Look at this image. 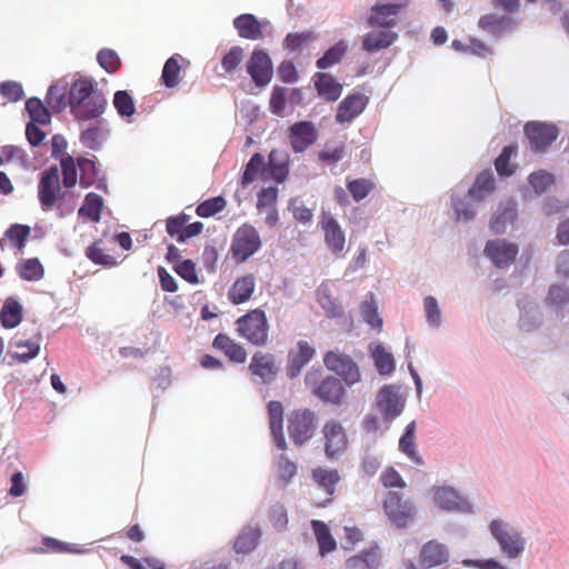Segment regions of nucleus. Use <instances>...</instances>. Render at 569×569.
<instances>
[{
    "label": "nucleus",
    "instance_id": "4be33fe9",
    "mask_svg": "<svg viewBox=\"0 0 569 569\" xmlns=\"http://www.w3.org/2000/svg\"><path fill=\"white\" fill-rule=\"evenodd\" d=\"M322 229L325 231V241L333 253L341 252L345 248V233L338 221L329 213L322 214Z\"/></svg>",
    "mask_w": 569,
    "mask_h": 569
},
{
    "label": "nucleus",
    "instance_id": "f704fd0d",
    "mask_svg": "<svg viewBox=\"0 0 569 569\" xmlns=\"http://www.w3.org/2000/svg\"><path fill=\"white\" fill-rule=\"evenodd\" d=\"M254 277L252 274L238 279L229 291V299L234 305L246 302L254 290Z\"/></svg>",
    "mask_w": 569,
    "mask_h": 569
},
{
    "label": "nucleus",
    "instance_id": "69168bd1",
    "mask_svg": "<svg viewBox=\"0 0 569 569\" xmlns=\"http://www.w3.org/2000/svg\"><path fill=\"white\" fill-rule=\"evenodd\" d=\"M347 188L356 201L365 199L372 189V183L367 179H356L348 182Z\"/></svg>",
    "mask_w": 569,
    "mask_h": 569
},
{
    "label": "nucleus",
    "instance_id": "0e129e2a",
    "mask_svg": "<svg viewBox=\"0 0 569 569\" xmlns=\"http://www.w3.org/2000/svg\"><path fill=\"white\" fill-rule=\"evenodd\" d=\"M289 210L292 212L296 220L306 224L311 222L313 213L311 209L307 208L302 200L293 198L289 202Z\"/></svg>",
    "mask_w": 569,
    "mask_h": 569
},
{
    "label": "nucleus",
    "instance_id": "f03ea898",
    "mask_svg": "<svg viewBox=\"0 0 569 569\" xmlns=\"http://www.w3.org/2000/svg\"><path fill=\"white\" fill-rule=\"evenodd\" d=\"M489 531L505 557L508 559L521 557L526 548V539L518 528L505 520L495 519L489 523Z\"/></svg>",
    "mask_w": 569,
    "mask_h": 569
},
{
    "label": "nucleus",
    "instance_id": "49530a36",
    "mask_svg": "<svg viewBox=\"0 0 569 569\" xmlns=\"http://www.w3.org/2000/svg\"><path fill=\"white\" fill-rule=\"evenodd\" d=\"M360 312L365 322L373 329H381L382 319L378 313V306L375 301L373 295L370 293V299L365 300L360 306Z\"/></svg>",
    "mask_w": 569,
    "mask_h": 569
},
{
    "label": "nucleus",
    "instance_id": "a878e982",
    "mask_svg": "<svg viewBox=\"0 0 569 569\" xmlns=\"http://www.w3.org/2000/svg\"><path fill=\"white\" fill-rule=\"evenodd\" d=\"M270 431L279 449H286L287 443L282 431L283 408L279 401H270L268 405Z\"/></svg>",
    "mask_w": 569,
    "mask_h": 569
},
{
    "label": "nucleus",
    "instance_id": "a19ab883",
    "mask_svg": "<svg viewBox=\"0 0 569 569\" xmlns=\"http://www.w3.org/2000/svg\"><path fill=\"white\" fill-rule=\"evenodd\" d=\"M348 49V44L345 40L338 41L336 44L330 47L321 58H319L316 62L318 69L326 70L331 66L341 61L342 57L346 54Z\"/></svg>",
    "mask_w": 569,
    "mask_h": 569
},
{
    "label": "nucleus",
    "instance_id": "aec40b11",
    "mask_svg": "<svg viewBox=\"0 0 569 569\" xmlns=\"http://www.w3.org/2000/svg\"><path fill=\"white\" fill-rule=\"evenodd\" d=\"M449 560V549L446 545L430 540L426 542L420 551L421 565L426 568L441 566Z\"/></svg>",
    "mask_w": 569,
    "mask_h": 569
},
{
    "label": "nucleus",
    "instance_id": "72a5a7b5",
    "mask_svg": "<svg viewBox=\"0 0 569 569\" xmlns=\"http://www.w3.org/2000/svg\"><path fill=\"white\" fill-rule=\"evenodd\" d=\"M68 86V82L61 79L49 87L46 101L52 111L60 112L69 106L67 97Z\"/></svg>",
    "mask_w": 569,
    "mask_h": 569
},
{
    "label": "nucleus",
    "instance_id": "603ef678",
    "mask_svg": "<svg viewBox=\"0 0 569 569\" xmlns=\"http://www.w3.org/2000/svg\"><path fill=\"white\" fill-rule=\"evenodd\" d=\"M317 36L312 31L288 33L283 40V48L290 51H298L306 43L312 42Z\"/></svg>",
    "mask_w": 569,
    "mask_h": 569
},
{
    "label": "nucleus",
    "instance_id": "e433bc0d",
    "mask_svg": "<svg viewBox=\"0 0 569 569\" xmlns=\"http://www.w3.org/2000/svg\"><path fill=\"white\" fill-rule=\"evenodd\" d=\"M16 269L18 274L27 281H39L44 276V268L38 258L21 260Z\"/></svg>",
    "mask_w": 569,
    "mask_h": 569
},
{
    "label": "nucleus",
    "instance_id": "0eeeda50",
    "mask_svg": "<svg viewBox=\"0 0 569 569\" xmlns=\"http://www.w3.org/2000/svg\"><path fill=\"white\" fill-rule=\"evenodd\" d=\"M62 197L59 169L56 164H52L41 172L38 183V198L42 210H51Z\"/></svg>",
    "mask_w": 569,
    "mask_h": 569
},
{
    "label": "nucleus",
    "instance_id": "9b49d317",
    "mask_svg": "<svg viewBox=\"0 0 569 569\" xmlns=\"http://www.w3.org/2000/svg\"><path fill=\"white\" fill-rule=\"evenodd\" d=\"M519 252L516 243L508 242L506 239L489 240L485 247V254L499 269L510 267Z\"/></svg>",
    "mask_w": 569,
    "mask_h": 569
},
{
    "label": "nucleus",
    "instance_id": "2eb2a0df",
    "mask_svg": "<svg viewBox=\"0 0 569 569\" xmlns=\"http://www.w3.org/2000/svg\"><path fill=\"white\" fill-rule=\"evenodd\" d=\"M313 395L326 403L340 407L346 401L347 391L338 377L328 376L316 386Z\"/></svg>",
    "mask_w": 569,
    "mask_h": 569
},
{
    "label": "nucleus",
    "instance_id": "c03bdc74",
    "mask_svg": "<svg viewBox=\"0 0 569 569\" xmlns=\"http://www.w3.org/2000/svg\"><path fill=\"white\" fill-rule=\"evenodd\" d=\"M78 167L81 187L88 188L99 178L100 169L92 159L78 158Z\"/></svg>",
    "mask_w": 569,
    "mask_h": 569
},
{
    "label": "nucleus",
    "instance_id": "680f3d73",
    "mask_svg": "<svg viewBox=\"0 0 569 569\" xmlns=\"http://www.w3.org/2000/svg\"><path fill=\"white\" fill-rule=\"evenodd\" d=\"M174 271L189 283L196 284L199 278L196 271V264L192 260L186 259L177 262L173 267Z\"/></svg>",
    "mask_w": 569,
    "mask_h": 569
},
{
    "label": "nucleus",
    "instance_id": "f8f14e48",
    "mask_svg": "<svg viewBox=\"0 0 569 569\" xmlns=\"http://www.w3.org/2000/svg\"><path fill=\"white\" fill-rule=\"evenodd\" d=\"M315 412L311 410L295 411L289 420L288 431L292 441L301 446L308 441L315 431Z\"/></svg>",
    "mask_w": 569,
    "mask_h": 569
},
{
    "label": "nucleus",
    "instance_id": "a211bd4d",
    "mask_svg": "<svg viewBox=\"0 0 569 569\" xmlns=\"http://www.w3.org/2000/svg\"><path fill=\"white\" fill-rule=\"evenodd\" d=\"M367 103L368 98L365 94H349L339 103L336 121L338 123L351 122L365 110Z\"/></svg>",
    "mask_w": 569,
    "mask_h": 569
},
{
    "label": "nucleus",
    "instance_id": "13d9d810",
    "mask_svg": "<svg viewBox=\"0 0 569 569\" xmlns=\"http://www.w3.org/2000/svg\"><path fill=\"white\" fill-rule=\"evenodd\" d=\"M243 49L239 46L232 47L221 60V66L227 73L233 72L243 59Z\"/></svg>",
    "mask_w": 569,
    "mask_h": 569
},
{
    "label": "nucleus",
    "instance_id": "de8ad7c7",
    "mask_svg": "<svg viewBox=\"0 0 569 569\" xmlns=\"http://www.w3.org/2000/svg\"><path fill=\"white\" fill-rule=\"evenodd\" d=\"M518 147L513 144L506 146L495 161L496 170L500 176L509 177L515 172V167L510 163L512 156L517 154Z\"/></svg>",
    "mask_w": 569,
    "mask_h": 569
},
{
    "label": "nucleus",
    "instance_id": "c85d7f7f",
    "mask_svg": "<svg viewBox=\"0 0 569 569\" xmlns=\"http://www.w3.org/2000/svg\"><path fill=\"white\" fill-rule=\"evenodd\" d=\"M108 133L109 131L102 126V120L98 119L93 124L82 128L80 141L89 149L99 150L107 140Z\"/></svg>",
    "mask_w": 569,
    "mask_h": 569
},
{
    "label": "nucleus",
    "instance_id": "423d86ee",
    "mask_svg": "<svg viewBox=\"0 0 569 569\" xmlns=\"http://www.w3.org/2000/svg\"><path fill=\"white\" fill-rule=\"evenodd\" d=\"M238 330L256 346H263L268 340V320L264 311L254 309L237 320Z\"/></svg>",
    "mask_w": 569,
    "mask_h": 569
},
{
    "label": "nucleus",
    "instance_id": "1a4fd4ad",
    "mask_svg": "<svg viewBox=\"0 0 569 569\" xmlns=\"http://www.w3.org/2000/svg\"><path fill=\"white\" fill-rule=\"evenodd\" d=\"M261 247V239L254 227L243 224L240 227L232 241L233 257L243 262L254 254Z\"/></svg>",
    "mask_w": 569,
    "mask_h": 569
},
{
    "label": "nucleus",
    "instance_id": "c9c22d12",
    "mask_svg": "<svg viewBox=\"0 0 569 569\" xmlns=\"http://www.w3.org/2000/svg\"><path fill=\"white\" fill-rule=\"evenodd\" d=\"M495 189V178L491 171H481L468 191V197H471L478 201L482 200L489 192Z\"/></svg>",
    "mask_w": 569,
    "mask_h": 569
},
{
    "label": "nucleus",
    "instance_id": "f257e3e1",
    "mask_svg": "<svg viewBox=\"0 0 569 569\" xmlns=\"http://www.w3.org/2000/svg\"><path fill=\"white\" fill-rule=\"evenodd\" d=\"M92 79L80 78L69 88L70 112L79 122L98 120L106 111L108 101Z\"/></svg>",
    "mask_w": 569,
    "mask_h": 569
},
{
    "label": "nucleus",
    "instance_id": "39448f33",
    "mask_svg": "<svg viewBox=\"0 0 569 569\" xmlns=\"http://www.w3.org/2000/svg\"><path fill=\"white\" fill-rule=\"evenodd\" d=\"M323 363L348 387H352L361 380L358 365L349 355L339 349L329 350L323 357Z\"/></svg>",
    "mask_w": 569,
    "mask_h": 569
},
{
    "label": "nucleus",
    "instance_id": "58836bf2",
    "mask_svg": "<svg viewBox=\"0 0 569 569\" xmlns=\"http://www.w3.org/2000/svg\"><path fill=\"white\" fill-rule=\"evenodd\" d=\"M102 207H103L102 197L94 192H89L86 196L82 206L78 210V214L80 217H87L93 222H99L101 219Z\"/></svg>",
    "mask_w": 569,
    "mask_h": 569
},
{
    "label": "nucleus",
    "instance_id": "864d4df0",
    "mask_svg": "<svg viewBox=\"0 0 569 569\" xmlns=\"http://www.w3.org/2000/svg\"><path fill=\"white\" fill-rule=\"evenodd\" d=\"M227 202L222 196L213 197L198 204L196 213L202 218H209L223 210Z\"/></svg>",
    "mask_w": 569,
    "mask_h": 569
},
{
    "label": "nucleus",
    "instance_id": "bf43d9fd",
    "mask_svg": "<svg viewBox=\"0 0 569 569\" xmlns=\"http://www.w3.org/2000/svg\"><path fill=\"white\" fill-rule=\"evenodd\" d=\"M399 450L403 452L411 461H413L418 466H423L425 461L422 457L419 455L416 443L415 437L408 438V436H401L399 440Z\"/></svg>",
    "mask_w": 569,
    "mask_h": 569
},
{
    "label": "nucleus",
    "instance_id": "412c9836",
    "mask_svg": "<svg viewBox=\"0 0 569 569\" xmlns=\"http://www.w3.org/2000/svg\"><path fill=\"white\" fill-rule=\"evenodd\" d=\"M262 531L257 522H249L246 525L237 536L233 545V550L237 553L247 555L253 551L261 538Z\"/></svg>",
    "mask_w": 569,
    "mask_h": 569
},
{
    "label": "nucleus",
    "instance_id": "e2e57ef3",
    "mask_svg": "<svg viewBox=\"0 0 569 569\" xmlns=\"http://www.w3.org/2000/svg\"><path fill=\"white\" fill-rule=\"evenodd\" d=\"M452 207L458 220L468 222L476 217V210L473 206L467 200L452 197Z\"/></svg>",
    "mask_w": 569,
    "mask_h": 569
},
{
    "label": "nucleus",
    "instance_id": "052dcab7",
    "mask_svg": "<svg viewBox=\"0 0 569 569\" xmlns=\"http://www.w3.org/2000/svg\"><path fill=\"white\" fill-rule=\"evenodd\" d=\"M97 60L101 68L112 73L120 67V59L116 51L111 49H102L98 52Z\"/></svg>",
    "mask_w": 569,
    "mask_h": 569
},
{
    "label": "nucleus",
    "instance_id": "79ce46f5",
    "mask_svg": "<svg viewBox=\"0 0 569 569\" xmlns=\"http://www.w3.org/2000/svg\"><path fill=\"white\" fill-rule=\"evenodd\" d=\"M26 110L30 116V122L37 124H49L51 122V113L44 103L33 97L26 101Z\"/></svg>",
    "mask_w": 569,
    "mask_h": 569
},
{
    "label": "nucleus",
    "instance_id": "6e6552de",
    "mask_svg": "<svg viewBox=\"0 0 569 569\" xmlns=\"http://www.w3.org/2000/svg\"><path fill=\"white\" fill-rule=\"evenodd\" d=\"M385 511L397 528H406L416 515L412 501L403 499V495L395 491L388 492L385 500Z\"/></svg>",
    "mask_w": 569,
    "mask_h": 569
},
{
    "label": "nucleus",
    "instance_id": "393cba45",
    "mask_svg": "<svg viewBox=\"0 0 569 569\" xmlns=\"http://www.w3.org/2000/svg\"><path fill=\"white\" fill-rule=\"evenodd\" d=\"M233 27L238 30L241 38L249 40L261 39L263 23L251 13H243L233 20Z\"/></svg>",
    "mask_w": 569,
    "mask_h": 569
},
{
    "label": "nucleus",
    "instance_id": "4d7b16f0",
    "mask_svg": "<svg viewBox=\"0 0 569 569\" xmlns=\"http://www.w3.org/2000/svg\"><path fill=\"white\" fill-rule=\"evenodd\" d=\"M528 181L535 192L541 194L555 182V177L546 170H538L529 176Z\"/></svg>",
    "mask_w": 569,
    "mask_h": 569
},
{
    "label": "nucleus",
    "instance_id": "8fccbe9b",
    "mask_svg": "<svg viewBox=\"0 0 569 569\" xmlns=\"http://www.w3.org/2000/svg\"><path fill=\"white\" fill-rule=\"evenodd\" d=\"M60 166L62 171V183L64 188H72L77 183V166L74 158L70 154H66L60 159Z\"/></svg>",
    "mask_w": 569,
    "mask_h": 569
},
{
    "label": "nucleus",
    "instance_id": "6e6d98bb",
    "mask_svg": "<svg viewBox=\"0 0 569 569\" xmlns=\"http://www.w3.org/2000/svg\"><path fill=\"white\" fill-rule=\"evenodd\" d=\"M31 229L27 224L14 223L6 231L4 236L19 249L26 247Z\"/></svg>",
    "mask_w": 569,
    "mask_h": 569
},
{
    "label": "nucleus",
    "instance_id": "2f4dec72",
    "mask_svg": "<svg viewBox=\"0 0 569 569\" xmlns=\"http://www.w3.org/2000/svg\"><path fill=\"white\" fill-rule=\"evenodd\" d=\"M479 27L482 30L498 37L503 32L512 29L513 20L508 16L490 13L485 14L479 19Z\"/></svg>",
    "mask_w": 569,
    "mask_h": 569
},
{
    "label": "nucleus",
    "instance_id": "bb28decb",
    "mask_svg": "<svg viewBox=\"0 0 569 569\" xmlns=\"http://www.w3.org/2000/svg\"><path fill=\"white\" fill-rule=\"evenodd\" d=\"M398 38L396 32L390 30H372L367 33L362 41V48L369 53L377 52L390 47Z\"/></svg>",
    "mask_w": 569,
    "mask_h": 569
},
{
    "label": "nucleus",
    "instance_id": "7c9ffc66",
    "mask_svg": "<svg viewBox=\"0 0 569 569\" xmlns=\"http://www.w3.org/2000/svg\"><path fill=\"white\" fill-rule=\"evenodd\" d=\"M548 305L560 317L569 315V287L552 284L547 297Z\"/></svg>",
    "mask_w": 569,
    "mask_h": 569
},
{
    "label": "nucleus",
    "instance_id": "6ab92c4d",
    "mask_svg": "<svg viewBox=\"0 0 569 569\" xmlns=\"http://www.w3.org/2000/svg\"><path fill=\"white\" fill-rule=\"evenodd\" d=\"M297 349L288 353L287 376L290 379L298 377L316 353L315 348L303 340L298 341Z\"/></svg>",
    "mask_w": 569,
    "mask_h": 569
},
{
    "label": "nucleus",
    "instance_id": "cd10ccee",
    "mask_svg": "<svg viewBox=\"0 0 569 569\" xmlns=\"http://www.w3.org/2000/svg\"><path fill=\"white\" fill-rule=\"evenodd\" d=\"M313 78L315 87L320 97L328 101H336L340 98L342 86L330 73L318 72Z\"/></svg>",
    "mask_w": 569,
    "mask_h": 569
},
{
    "label": "nucleus",
    "instance_id": "774afa93",
    "mask_svg": "<svg viewBox=\"0 0 569 569\" xmlns=\"http://www.w3.org/2000/svg\"><path fill=\"white\" fill-rule=\"evenodd\" d=\"M289 173L288 163L277 166H266L262 169V180H269L270 178L276 180L278 183L283 182Z\"/></svg>",
    "mask_w": 569,
    "mask_h": 569
},
{
    "label": "nucleus",
    "instance_id": "5701e85b",
    "mask_svg": "<svg viewBox=\"0 0 569 569\" xmlns=\"http://www.w3.org/2000/svg\"><path fill=\"white\" fill-rule=\"evenodd\" d=\"M520 316L519 328L525 332H532L542 323V313L536 302L522 299L518 302Z\"/></svg>",
    "mask_w": 569,
    "mask_h": 569
},
{
    "label": "nucleus",
    "instance_id": "5fc2aeb1",
    "mask_svg": "<svg viewBox=\"0 0 569 569\" xmlns=\"http://www.w3.org/2000/svg\"><path fill=\"white\" fill-rule=\"evenodd\" d=\"M113 104L121 117H130L136 112L133 98L126 90L114 93Z\"/></svg>",
    "mask_w": 569,
    "mask_h": 569
},
{
    "label": "nucleus",
    "instance_id": "4c0bfd02",
    "mask_svg": "<svg viewBox=\"0 0 569 569\" xmlns=\"http://www.w3.org/2000/svg\"><path fill=\"white\" fill-rule=\"evenodd\" d=\"M371 357L379 375L387 376L395 371L396 362L393 356L383 346L376 345L371 349Z\"/></svg>",
    "mask_w": 569,
    "mask_h": 569
},
{
    "label": "nucleus",
    "instance_id": "473e14b6",
    "mask_svg": "<svg viewBox=\"0 0 569 569\" xmlns=\"http://www.w3.org/2000/svg\"><path fill=\"white\" fill-rule=\"evenodd\" d=\"M213 347L223 351L233 362L243 363L247 359V352L243 347L233 342L227 335L219 333L213 340Z\"/></svg>",
    "mask_w": 569,
    "mask_h": 569
},
{
    "label": "nucleus",
    "instance_id": "dca6fc26",
    "mask_svg": "<svg viewBox=\"0 0 569 569\" xmlns=\"http://www.w3.org/2000/svg\"><path fill=\"white\" fill-rule=\"evenodd\" d=\"M249 370L252 375L258 376L263 383L269 385L274 380L279 367L276 366L273 355L258 351L251 359Z\"/></svg>",
    "mask_w": 569,
    "mask_h": 569
},
{
    "label": "nucleus",
    "instance_id": "c756f323",
    "mask_svg": "<svg viewBox=\"0 0 569 569\" xmlns=\"http://www.w3.org/2000/svg\"><path fill=\"white\" fill-rule=\"evenodd\" d=\"M23 308L22 305L14 298L9 297L0 310V322L7 329L18 327L22 321Z\"/></svg>",
    "mask_w": 569,
    "mask_h": 569
},
{
    "label": "nucleus",
    "instance_id": "3c124183",
    "mask_svg": "<svg viewBox=\"0 0 569 569\" xmlns=\"http://www.w3.org/2000/svg\"><path fill=\"white\" fill-rule=\"evenodd\" d=\"M177 57H170L162 69L161 79L167 88H174L179 83L180 66Z\"/></svg>",
    "mask_w": 569,
    "mask_h": 569
},
{
    "label": "nucleus",
    "instance_id": "ea45409f",
    "mask_svg": "<svg viewBox=\"0 0 569 569\" xmlns=\"http://www.w3.org/2000/svg\"><path fill=\"white\" fill-rule=\"evenodd\" d=\"M312 529L315 531L317 541L319 543L320 555L325 556L336 549V540L330 533L328 526L320 520L311 521Z\"/></svg>",
    "mask_w": 569,
    "mask_h": 569
},
{
    "label": "nucleus",
    "instance_id": "f3484780",
    "mask_svg": "<svg viewBox=\"0 0 569 569\" xmlns=\"http://www.w3.org/2000/svg\"><path fill=\"white\" fill-rule=\"evenodd\" d=\"M317 140V131L310 121H299L290 127V143L295 152H303Z\"/></svg>",
    "mask_w": 569,
    "mask_h": 569
},
{
    "label": "nucleus",
    "instance_id": "338daca9",
    "mask_svg": "<svg viewBox=\"0 0 569 569\" xmlns=\"http://www.w3.org/2000/svg\"><path fill=\"white\" fill-rule=\"evenodd\" d=\"M269 518L276 529L282 530L287 527L288 516L283 505L279 502L272 505L269 510Z\"/></svg>",
    "mask_w": 569,
    "mask_h": 569
},
{
    "label": "nucleus",
    "instance_id": "a18cd8bd",
    "mask_svg": "<svg viewBox=\"0 0 569 569\" xmlns=\"http://www.w3.org/2000/svg\"><path fill=\"white\" fill-rule=\"evenodd\" d=\"M266 167L264 157L257 152L252 154L248 163L246 164L244 171L241 177L242 187H247L252 183L260 172L262 174V169Z\"/></svg>",
    "mask_w": 569,
    "mask_h": 569
},
{
    "label": "nucleus",
    "instance_id": "9d476101",
    "mask_svg": "<svg viewBox=\"0 0 569 569\" xmlns=\"http://www.w3.org/2000/svg\"><path fill=\"white\" fill-rule=\"evenodd\" d=\"M532 150L546 151L558 138L559 130L552 123L529 121L523 128Z\"/></svg>",
    "mask_w": 569,
    "mask_h": 569
},
{
    "label": "nucleus",
    "instance_id": "ddd939ff",
    "mask_svg": "<svg viewBox=\"0 0 569 569\" xmlns=\"http://www.w3.org/2000/svg\"><path fill=\"white\" fill-rule=\"evenodd\" d=\"M322 433L326 439V456L331 460L338 459L348 446L347 435L342 425L335 420L328 421L322 428Z\"/></svg>",
    "mask_w": 569,
    "mask_h": 569
},
{
    "label": "nucleus",
    "instance_id": "7ed1b4c3",
    "mask_svg": "<svg viewBox=\"0 0 569 569\" xmlns=\"http://www.w3.org/2000/svg\"><path fill=\"white\" fill-rule=\"evenodd\" d=\"M400 386L385 385L376 395L372 409L381 417L386 429H389L406 408V397L400 392Z\"/></svg>",
    "mask_w": 569,
    "mask_h": 569
},
{
    "label": "nucleus",
    "instance_id": "20e7f679",
    "mask_svg": "<svg viewBox=\"0 0 569 569\" xmlns=\"http://www.w3.org/2000/svg\"><path fill=\"white\" fill-rule=\"evenodd\" d=\"M432 501L442 511L462 515H476L477 508L456 488L435 486L431 488Z\"/></svg>",
    "mask_w": 569,
    "mask_h": 569
},
{
    "label": "nucleus",
    "instance_id": "09e8293b",
    "mask_svg": "<svg viewBox=\"0 0 569 569\" xmlns=\"http://www.w3.org/2000/svg\"><path fill=\"white\" fill-rule=\"evenodd\" d=\"M423 309L428 326L432 329H439L442 323V313L437 299L432 296H427L423 299Z\"/></svg>",
    "mask_w": 569,
    "mask_h": 569
},
{
    "label": "nucleus",
    "instance_id": "4468645a",
    "mask_svg": "<svg viewBox=\"0 0 569 569\" xmlns=\"http://www.w3.org/2000/svg\"><path fill=\"white\" fill-rule=\"evenodd\" d=\"M272 62L263 50H253L247 62V72L259 88L267 86L272 78Z\"/></svg>",
    "mask_w": 569,
    "mask_h": 569
},
{
    "label": "nucleus",
    "instance_id": "37998d69",
    "mask_svg": "<svg viewBox=\"0 0 569 569\" xmlns=\"http://www.w3.org/2000/svg\"><path fill=\"white\" fill-rule=\"evenodd\" d=\"M312 478L319 487L323 488L328 495L335 492L336 485L339 482L340 477L337 470H328L317 468L312 471Z\"/></svg>",
    "mask_w": 569,
    "mask_h": 569
},
{
    "label": "nucleus",
    "instance_id": "b1692460",
    "mask_svg": "<svg viewBox=\"0 0 569 569\" xmlns=\"http://www.w3.org/2000/svg\"><path fill=\"white\" fill-rule=\"evenodd\" d=\"M516 219L517 202L513 199H508L499 204L496 214L490 221V229L496 234L505 233L507 226L512 224Z\"/></svg>",
    "mask_w": 569,
    "mask_h": 569
}]
</instances>
